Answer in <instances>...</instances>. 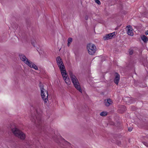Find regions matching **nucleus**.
<instances>
[{"mask_svg": "<svg viewBox=\"0 0 148 148\" xmlns=\"http://www.w3.org/2000/svg\"><path fill=\"white\" fill-rule=\"evenodd\" d=\"M19 57L21 61L30 68H33L36 70H38V69L37 66L27 58L24 55L19 54Z\"/></svg>", "mask_w": 148, "mask_h": 148, "instance_id": "nucleus-1", "label": "nucleus"}, {"mask_svg": "<svg viewBox=\"0 0 148 148\" xmlns=\"http://www.w3.org/2000/svg\"><path fill=\"white\" fill-rule=\"evenodd\" d=\"M69 75L74 86L79 92L82 93V90L81 88L80 84L76 77L71 72L70 73Z\"/></svg>", "mask_w": 148, "mask_h": 148, "instance_id": "nucleus-2", "label": "nucleus"}, {"mask_svg": "<svg viewBox=\"0 0 148 148\" xmlns=\"http://www.w3.org/2000/svg\"><path fill=\"white\" fill-rule=\"evenodd\" d=\"M13 133L16 136L22 140L25 138V135L23 132L19 130L17 128L14 127L12 129Z\"/></svg>", "mask_w": 148, "mask_h": 148, "instance_id": "nucleus-3", "label": "nucleus"}, {"mask_svg": "<svg viewBox=\"0 0 148 148\" xmlns=\"http://www.w3.org/2000/svg\"><path fill=\"white\" fill-rule=\"evenodd\" d=\"M40 87L42 98L44 102L47 103L48 101V91L44 88L43 86H40Z\"/></svg>", "mask_w": 148, "mask_h": 148, "instance_id": "nucleus-4", "label": "nucleus"}, {"mask_svg": "<svg viewBox=\"0 0 148 148\" xmlns=\"http://www.w3.org/2000/svg\"><path fill=\"white\" fill-rule=\"evenodd\" d=\"M87 49L89 54L93 55L96 51V47L94 44L89 43L87 45Z\"/></svg>", "mask_w": 148, "mask_h": 148, "instance_id": "nucleus-5", "label": "nucleus"}, {"mask_svg": "<svg viewBox=\"0 0 148 148\" xmlns=\"http://www.w3.org/2000/svg\"><path fill=\"white\" fill-rule=\"evenodd\" d=\"M62 75L65 83L68 85H70L71 83V82L70 79L68 77L67 73H63Z\"/></svg>", "mask_w": 148, "mask_h": 148, "instance_id": "nucleus-6", "label": "nucleus"}, {"mask_svg": "<svg viewBox=\"0 0 148 148\" xmlns=\"http://www.w3.org/2000/svg\"><path fill=\"white\" fill-rule=\"evenodd\" d=\"M115 35V32H113L106 34L103 37V39L104 40H108L112 38Z\"/></svg>", "mask_w": 148, "mask_h": 148, "instance_id": "nucleus-7", "label": "nucleus"}, {"mask_svg": "<svg viewBox=\"0 0 148 148\" xmlns=\"http://www.w3.org/2000/svg\"><path fill=\"white\" fill-rule=\"evenodd\" d=\"M127 33L128 35L132 36L133 35V29L131 26L128 25L126 27Z\"/></svg>", "mask_w": 148, "mask_h": 148, "instance_id": "nucleus-8", "label": "nucleus"}, {"mask_svg": "<svg viewBox=\"0 0 148 148\" xmlns=\"http://www.w3.org/2000/svg\"><path fill=\"white\" fill-rule=\"evenodd\" d=\"M58 65L62 75L63 74V73H66L65 67L63 63H62Z\"/></svg>", "mask_w": 148, "mask_h": 148, "instance_id": "nucleus-9", "label": "nucleus"}, {"mask_svg": "<svg viewBox=\"0 0 148 148\" xmlns=\"http://www.w3.org/2000/svg\"><path fill=\"white\" fill-rule=\"evenodd\" d=\"M115 76V77L114 79V82L116 84L118 85L120 80V75L116 73Z\"/></svg>", "mask_w": 148, "mask_h": 148, "instance_id": "nucleus-10", "label": "nucleus"}, {"mask_svg": "<svg viewBox=\"0 0 148 148\" xmlns=\"http://www.w3.org/2000/svg\"><path fill=\"white\" fill-rule=\"evenodd\" d=\"M105 104L107 106H109L113 103L112 100L110 99H108L106 101L105 100Z\"/></svg>", "mask_w": 148, "mask_h": 148, "instance_id": "nucleus-11", "label": "nucleus"}, {"mask_svg": "<svg viewBox=\"0 0 148 148\" xmlns=\"http://www.w3.org/2000/svg\"><path fill=\"white\" fill-rule=\"evenodd\" d=\"M56 60L58 65L62 63H63L61 58L60 57H58L56 58Z\"/></svg>", "mask_w": 148, "mask_h": 148, "instance_id": "nucleus-12", "label": "nucleus"}, {"mask_svg": "<svg viewBox=\"0 0 148 148\" xmlns=\"http://www.w3.org/2000/svg\"><path fill=\"white\" fill-rule=\"evenodd\" d=\"M141 39L145 42H146L148 40V39L145 35H143L141 37Z\"/></svg>", "mask_w": 148, "mask_h": 148, "instance_id": "nucleus-13", "label": "nucleus"}, {"mask_svg": "<svg viewBox=\"0 0 148 148\" xmlns=\"http://www.w3.org/2000/svg\"><path fill=\"white\" fill-rule=\"evenodd\" d=\"M73 41V39L71 38H69L68 39L67 45L68 47H69L71 45V43Z\"/></svg>", "mask_w": 148, "mask_h": 148, "instance_id": "nucleus-14", "label": "nucleus"}, {"mask_svg": "<svg viewBox=\"0 0 148 148\" xmlns=\"http://www.w3.org/2000/svg\"><path fill=\"white\" fill-rule=\"evenodd\" d=\"M53 139L55 140V141L57 143L59 144L60 143V140H59V137H53Z\"/></svg>", "mask_w": 148, "mask_h": 148, "instance_id": "nucleus-15", "label": "nucleus"}, {"mask_svg": "<svg viewBox=\"0 0 148 148\" xmlns=\"http://www.w3.org/2000/svg\"><path fill=\"white\" fill-rule=\"evenodd\" d=\"M108 113L106 112L103 111L100 113V116H105L107 115Z\"/></svg>", "mask_w": 148, "mask_h": 148, "instance_id": "nucleus-16", "label": "nucleus"}, {"mask_svg": "<svg viewBox=\"0 0 148 148\" xmlns=\"http://www.w3.org/2000/svg\"><path fill=\"white\" fill-rule=\"evenodd\" d=\"M125 109H126L125 107L124 106H122V107L119 108V110H121L122 111L121 112H120L122 113L125 110Z\"/></svg>", "mask_w": 148, "mask_h": 148, "instance_id": "nucleus-17", "label": "nucleus"}, {"mask_svg": "<svg viewBox=\"0 0 148 148\" xmlns=\"http://www.w3.org/2000/svg\"><path fill=\"white\" fill-rule=\"evenodd\" d=\"M127 100L129 101L128 103H132L133 102V99L130 98H127Z\"/></svg>", "mask_w": 148, "mask_h": 148, "instance_id": "nucleus-18", "label": "nucleus"}, {"mask_svg": "<svg viewBox=\"0 0 148 148\" xmlns=\"http://www.w3.org/2000/svg\"><path fill=\"white\" fill-rule=\"evenodd\" d=\"M95 2L99 5L101 4V2L99 0H95Z\"/></svg>", "mask_w": 148, "mask_h": 148, "instance_id": "nucleus-19", "label": "nucleus"}, {"mask_svg": "<svg viewBox=\"0 0 148 148\" xmlns=\"http://www.w3.org/2000/svg\"><path fill=\"white\" fill-rule=\"evenodd\" d=\"M143 144L144 145H145V146H146V147H148V144L147 143L145 142H143Z\"/></svg>", "mask_w": 148, "mask_h": 148, "instance_id": "nucleus-20", "label": "nucleus"}, {"mask_svg": "<svg viewBox=\"0 0 148 148\" xmlns=\"http://www.w3.org/2000/svg\"><path fill=\"white\" fill-rule=\"evenodd\" d=\"M88 18V15H86L85 16V19L86 20H87Z\"/></svg>", "mask_w": 148, "mask_h": 148, "instance_id": "nucleus-21", "label": "nucleus"}, {"mask_svg": "<svg viewBox=\"0 0 148 148\" xmlns=\"http://www.w3.org/2000/svg\"><path fill=\"white\" fill-rule=\"evenodd\" d=\"M133 51L132 50H131L130 51L129 53L130 54L132 55L133 53Z\"/></svg>", "mask_w": 148, "mask_h": 148, "instance_id": "nucleus-22", "label": "nucleus"}, {"mask_svg": "<svg viewBox=\"0 0 148 148\" xmlns=\"http://www.w3.org/2000/svg\"><path fill=\"white\" fill-rule=\"evenodd\" d=\"M145 34L146 35H148V30L146 31L145 32Z\"/></svg>", "mask_w": 148, "mask_h": 148, "instance_id": "nucleus-23", "label": "nucleus"}, {"mask_svg": "<svg viewBox=\"0 0 148 148\" xmlns=\"http://www.w3.org/2000/svg\"><path fill=\"white\" fill-rule=\"evenodd\" d=\"M128 130H129V131L131 132V131H132V129H130L129 128V129H128Z\"/></svg>", "mask_w": 148, "mask_h": 148, "instance_id": "nucleus-24", "label": "nucleus"}, {"mask_svg": "<svg viewBox=\"0 0 148 148\" xmlns=\"http://www.w3.org/2000/svg\"><path fill=\"white\" fill-rule=\"evenodd\" d=\"M30 120H31V121H32V122H33L34 121V120L32 119V118H31L30 119Z\"/></svg>", "mask_w": 148, "mask_h": 148, "instance_id": "nucleus-25", "label": "nucleus"}, {"mask_svg": "<svg viewBox=\"0 0 148 148\" xmlns=\"http://www.w3.org/2000/svg\"><path fill=\"white\" fill-rule=\"evenodd\" d=\"M31 43H32V44L33 46H34L35 45H34V42H32Z\"/></svg>", "mask_w": 148, "mask_h": 148, "instance_id": "nucleus-26", "label": "nucleus"}]
</instances>
